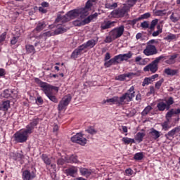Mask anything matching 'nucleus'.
<instances>
[{
  "label": "nucleus",
  "instance_id": "nucleus-27",
  "mask_svg": "<svg viewBox=\"0 0 180 180\" xmlns=\"http://www.w3.org/2000/svg\"><path fill=\"white\" fill-rule=\"evenodd\" d=\"M25 50L27 54H36V49H34V46L32 44H27L25 46Z\"/></svg>",
  "mask_w": 180,
  "mask_h": 180
},
{
  "label": "nucleus",
  "instance_id": "nucleus-19",
  "mask_svg": "<svg viewBox=\"0 0 180 180\" xmlns=\"http://www.w3.org/2000/svg\"><path fill=\"white\" fill-rule=\"evenodd\" d=\"M149 136L150 137V140H157L161 137V132L154 128H152L149 133Z\"/></svg>",
  "mask_w": 180,
  "mask_h": 180
},
{
  "label": "nucleus",
  "instance_id": "nucleus-1",
  "mask_svg": "<svg viewBox=\"0 0 180 180\" xmlns=\"http://www.w3.org/2000/svg\"><path fill=\"white\" fill-rule=\"evenodd\" d=\"M136 96V91H134V86H131L127 91L122 96H114L111 98L104 100V103H110V105H117V106H123L124 105H128L129 102L133 101V98Z\"/></svg>",
  "mask_w": 180,
  "mask_h": 180
},
{
  "label": "nucleus",
  "instance_id": "nucleus-48",
  "mask_svg": "<svg viewBox=\"0 0 180 180\" xmlns=\"http://www.w3.org/2000/svg\"><path fill=\"white\" fill-rule=\"evenodd\" d=\"M151 16V14L150 13H146L143 15H141L140 17L138 18V20H141L143 19H148Z\"/></svg>",
  "mask_w": 180,
  "mask_h": 180
},
{
  "label": "nucleus",
  "instance_id": "nucleus-31",
  "mask_svg": "<svg viewBox=\"0 0 180 180\" xmlns=\"http://www.w3.org/2000/svg\"><path fill=\"white\" fill-rule=\"evenodd\" d=\"M164 72L167 75H170L171 77H174V75H176V74H178V70H172L171 68H166L165 69Z\"/></svg>",
  "mask_w": 180,
  "mask_h": 180
},
{
  "label": "nucleus",
  "instance_id": "nucleus-46",
  "mask_svg": "<svg viewBox=\"0 0 180 180\" xmlns=\"http://www.w3.org/2000/svg\"><path fill=\"white\" fill-rule=\"evenodd\" d=\"M163 83H164V78H162L155 83V88H156V89H160Z\"/></svg>",
  "mask_w": 180,
  "mask_h": 180
},
{
  "label": "nucleus",
  "instance_id": "nucleus-55",
  "mask_svg": "<svg viewBox=\"0 0 180 180\" xmlns=\"http://www.w3.org/2000/svg\"><path fill=\"white\" fill-rule=\"evenodd\" d=\"M155 94V89L154 88L153 86H151L150 87V91L148 93V95H154Z\"/></svg>",
  "mask_w": 180,
  "mask_h": 180
},
{
  "label": "nucleus",
  "instance_id": "nucleus-24",
  "mask_svg": "<svg viewBox=\"0 0 180 180\" xmlns=\"http://www.w3.org/2000/svg\"><path fill=\"white\" fill-rule=\"evenodd\" d=\"M41 158L44 164L46 165V167H49V165H51V160H53L52 157H49L46 154H42Z\"/></svg>",
  "mask_w": 180,
  "mask_h": 180
},
{
  "label": "nucleus",
  "instance_id": "nucleus-23",
  "mask_svg": "<svg viewBox=\"0 0 180 180\" xmlns=\"http://www.w3.org/2000/svg\"><path fill=\"white\" fill-rule=\"evenodd\" d=\"M84 48L81 45L77 49H75L74 51L71 54L72 58H78V56H81L82 54V51H84Z\"/></svg>",
  "mask_w": 180,
  "mask_h": 180
},
{
  "label": "nucleus",
  "instance_id": "nucleus-18",
  "mask_svg": "<svg viewBox=\"0 0 180 180\" xmlns=\"http://www.w3.org/2000/svg\"><path fill=\"white\" fill-rule=\"evenodd\" d=\"M133 75H134V73L133 72L122 74L115 77V79L116 81H126V78L131 79V78H133Z\"/></svg>",
  "mask_w": 180,
  "mask_h": 180
},
{
  "label": "nucleus",
  "instance_id": "nucleus-39",
  "mask_svg": "<svg viewBox=\"0 0 180 180\" xmlns=\"http://www.w3.org/2000/svg\"><path fill=\"white\" fill-rule=\"evenodd\" d=\"M158 24V19H155V20H152L150 22V25L149 26L150 30H151V32H153V30H154V29H155V26H157Z\"/></svg>",
  "mask_w": 180,
  "mask_h": 180
},
{
  "label": "nucleus",
  "instance_id": "nucleus-35",
  "mask_svg": "<svg viewBox=\"0 0 180 180\" xmlns=\"http://www.w3.org/2000/svg\"><path fill=\"white\" fill-rule=\"evenodd\" d=\"M151 110H153V107H151L150 105H148L142 111L141 115L142 116H147V115H148V113H150V112H151Z\"/></svg>",
  "mask_w": 180,
  "mask_h": 180
},
{
  "label": "nucleus",
  "instance_id": "nucleus-56",
  "mask_svg": "<svg viewBox=\"0 0 180 180\" xmlns=\"http://www.w3.org/2000/svg\"><path fill=\"white\" fill-rule=\"evenodd\" d=\"M170 20H172V22H173L174 23H176V22H178V18L175 17V15H174V13H172L170 15Z\"/></svg>",
  "mask_w": 180,
  "mask_h": 180
},
{
  "label": "nucleus",
  "instance_id": "nucleus-43",
  "mask_svg": "<svg viewBox=\"0 0 180 180\" xmlns=\"http://www.w3.org/2000/svg\"><path fill=\"white\" fill-rule=\"evenodd\" d=\"M176 39V35L174 34H169L166 37H165V40L167 41H171V40H175Z\"/></svg>",
  "mask_w": 180,
  "mask_h": 180
},
{
  "label": "nucleus",
  "instance_id": "nucleus-64",
  "mask_svg": "<svg viewBox=\"0 0 180 180\" xmlns=\"http://www.w3.org/2000/svg\"><path fill=\"white\" fill-rule=\"evenodd\" d=\"M105 61H108V60H110V53H109L108 52H107L105 53Z\"/></svg>",
  "mask_w": 180,
  "mask_h": 180
},
{
  "label": "nucleus",
  "instance_id": "nucleus-28",
  "mask_svg": "<svg viewBox=\"0 0 180 180\" xmlns=\"http://www.w3.org/2000/svg\"><path fill=\"white\" fill-rule=\"evenodd\" d=\"M9 108H11V101H4L0 106L1 110H3L4 112H6Z\"/></svg>",
  "mask_w": 180,
  "mask_h": 180
},
{
  "label": "nucleus",
  "instance_id": "nucleus-54",
  "mask_svg": "<svg viewBox=\"0 0 180 180\" xmlns=\"http://www.w3.org/2000/svg\"><path fill=\"white\" fill-rule=\"evenodd\" d=\"M19 39V34L18 36L13 37L11 41V44H15L18 43V40Z\"/></svg>",
  "mask_w": 180,
  "mask_h": 180
},
{
  "label": "nucleus",
  "instance_id": "nucleus-45",
  "mask_svg": "<svg viewBox=\"0 0 180 180\" xmlns=\"http://www.w3.org/2000/svg\"><path fill=\"white\" fill-rule=\"evenodd\" d=\"M143 153H137L134 156V160H136V161H140L143 160Z\"/></svg>",
  "mask_w": 180,
  "mask_h": 180
},
{
  "label": "nucleus",
  "instance_id": "nucleus-37",
  "mask_svg": "<svg viewBox=\"0 0 180 180\" xmlns=\"http://www.w3.org/2000/svg\"><path fill=\"white\" fill-rule=\"evenodd\" d=\"M157 29L158 30L153 32L152 34V36H153V37H157V36L160 34V33H162V27H161V25H157Z\"/></svg>",
  "mask_w": 180,
  "mask_h": 180
},
{
  "label": "nucleus",
  "instance_id": "nucleus-49",
  "mask_svg": "<svg viewBox=\"0 0 180 180\" xmlns=\"http://www.w3.org/2000/svg\"><path fill=\"white\" fill-rule=\"evenodd\" d=\"M113 37L112 35L109 34V36H107L104 40L105 43H112L113 41Z\"/></svg>",
  "mask_w": 180,
  "mask_h": 180
},
{
  "label": "nucleus",
  "instance_id": "nucleus-57",
  "mask_svg": "<svg viewBox=\"0 0 180 180\" xmlns=\"http://www.w3.org/2000/svg\"><path fill=\"white\" fill-rule=\"evenodd\" d=\"M127 2L129 6H134V5H136V2H137V0H128Z\"/></svg>",
  "mask_w": 180,
  "mask_h": 180
},
{
  "label": "nucleus",
  "instance_id": "nucleus-6",
  "mask_svg": "<svg viewBox=\"0 0 180 180\" xmlns=\"http://www.w3.org/2000/svg\"><path fill=\"white\" fill-rule=\"evenodd\" d=\"M158 43L155 39H151L148 41L146 44V49L143 50V54L147 56H155L158 53L157 47H155V44Z\"/></svg>",
  "mask_w": 180,
  "mask_h": 180
},
{
  "label": "nucleus",
  "instance_id": "nucleus-2",
  "mask_svg": "<svg viewBox=\"0 0 180 180\" xmlns=\"http://www.w3.org/2000/svg\"><path fill=\"white\" fill-rule=\"evenodd\" d=\"M37 124H39V120L34 119L32 122L26 126L25 129H21L14 134V141H15V143H26L27 139H29V136L33 133L34 127H36Z\"/></svg>",
  "mask_w": 180,
  "mask_h": 180
},
{
  "label": "nucleus",
  "instance_id": "nucleus-61",
  "mask_svg": "<svg viewBox=\"0 0 180 180\" xmlns=\"http://www.w3.org/2000/svg\"><path fill=\"white\" fill-rule=\"evenodd\" d=\"M37 102L39 103V105H43V98L40 96L37 97Z\"/></svg>",
  "mask_w": 180,
  "mask_h": 180
},
{
  "label": "nucleus",
  "instance_id": "nucleus-25",
  "mask_svg": "<svg viewBox=\"0 0 180 180\" xmlns=\"http://www.w3.org/2000/svg\"><path fill=\"white\" fill-rule=\"evenodd\" d=\"M157 108L159 112H164V110H168V107L167 105V103L164 101H160L157 104Z\"/></svg>",
  "mask_w": 180,
  "mask_h": 180
},
{
  "label": "nucleus",
  "instance_id": "nucleus-32",
  "mask_svg": "<svg viewBox=\"0 0 180 180\" xmlns=\"http://www.w3.org/2000/svg\"><path fill=\"white\" fill-rule=\"evenodd\" d=\"M180 131V126L175 127L174 129L169 131L166 135V137H172L173 136H175V133H179Z\"/></svg>",
  "mask_w": 180,
  "mask_h": 180
},
{
  "label": "nucleus",
  "instance_id": "nucleus-47",
  "mask_svg": "<svg viewBox=\"0 0 180 180\" xmlns=\"http://www.w3.org/2000/svg\"><path fill=\"white\" fill-rule=\"evenodd\" d=\"M151 82H153L150 77H146L143 79V82H142V86H146V85H150V84H151Z\"/></svg>",
  "mask_w": 180,
  "mask_h": 180
},
{
  "label": "nucleus",
  "instance_id": "nucleus-9",
  "mask_svg": "<svg viewBox=\"0 0 180 180\" xmlns=\"http://www.w3.org/2000/svg\"><path fill=\"white\" fill-rule=\"evenodd\" d=\"M127 12H129L127 7H126V6H124L122 8H117L112 11L110 13V16L111 18H115L117 19H119L120 18H124V16L127 15Z\"/></svg>",
  "mask_w": 180,
  "mask_h": 180
},
{
  "label": "nucleus",
  "instance_id": "nucleus-5",
  "mask_svg": "<svg viewBox=\"0 0 180 180\" xmlns=\"http://www.w3.org/2000/svg\"><path fill=\"white\" fill-rule=\"evenodd\" d=\"M68 30V28L65 27L63 24H58L56 25V30L54 32L48 31L41 33L39 36V39H48V37H51V36H56V34H61V33H65Z\"/></svg>",
  "mask_w": 180,
  "mask_h": 180
},
{
  "label": "nucleus",
  "instance_id": "nucleus-20",
  "mask_svg": "<svg viewBox=\"0 0 180 180\" xmlns=\"http://www.w3.org/2000/svg\"><path fill=\"white\" fill-rule=\"evenodd\" d=\"M78 172V167L72 166L65 170V174L68 176H72L74 177L75 174H77Z\"/></svg>",
  "mask_w": 180,
  "mask_h": 180
},
{
  "label": "nucleus",
  "instance_id": "nucleus-36",
  "mask_svg": "<svg viewBox=\"0 0 180 180\" xmlns=\"http://www.w3.org/2000/svg\"><path fill=\"white\" fill-rule=\"evenodd\" d=\"M178 58V54H174L170 56V58L166 60L167 64H174L175 63V58Z\"/></svg>",
  "mask_w": 180,
  "mask_h": 180
},
{
  "label": "nucleus",
  "instance_id": "nucleus-7",
  "mask_svg": "<svg viewBox=\"0 0 180 180\" xmlns=\"http://www.w3.org/2000/svg\"><path fill=\"white\" fill-rule=\"evenodd\" d=\"M162 58H164V56H160L156 58L153 61L143 68V71L146 72H150L152 74H155V72L158 71V64H160V61H161Z\"/></svg>",
  "mask_w": 180,
  "mask_h": 180
},
{
  "label": "nucleus",
  "instance_id": "nucleus-60",
  "mask_svg": "<svg viewBox=\"0 0 180 180\" xmlns=\"http://www.w3.org/2000/svg\"><path fill=\"white\" fill-rule=\"evenodd\" d=\"M6 74V72L5 71V69L0 68V78H1V77H5Z\"/></svg>",
  "mask_w": 180,
  "mask_h": 180
},
{
  "label": "nucleus",
  "instance_id": "nucleus-21",
  "mask_svg": "<svg viewBox=\"0 0 180 180\" xmlns=\"http://www.w3.org/2000/svg\"><path fill=\"white\" fill-rule=\"evenodd\" d=\"M179 114H180L179 108H177L176 110L174 108H172L166 113V115H165L166 120H169V119H171V117H172L174 115H179Z\"/></svg>",
  "mask_w": 180,
  "mask_h": 180
},
{
  "label": "nucleus",
  "instance_id": "nucleus-62",
  "mask_svg": "<svg viewBox=\"0 0 180 180\" xmlns=\"http://www.w3.org/2000/svg\"><path fill=\"white\" fill-rule=\"evenodd\" d=\"M42 8H49V4L48 2L44 1L41 4Z\"/></svg>",
  "mask_w": 180,
  "mask_h": 180
},
{
  "label": "nucleus",
  "instance_id": "nucleus-52",
  "mask_svg": "<svg viewBox=\"0 0 180 180\" xmlns=\"http://www.w3.org/2000/svg\"><path fill=\"white\" fill-rule=\"evenodd\" d=\"M6 39V32H3L1 35H0V44L1 43H2L3 41H5V39Z\"/></svg>",
  "mask_w": 180,
  "mask_h": 180
},
{
  "label": "nucleus",
  "instance_id": "nucleus-63",
  "mask_svg": "<svg viewBox=\"0 0 180 180\" xmlns=\"http://www.w3.org/2000/svg\"><path fill=\"white\" fill-rule=\"evenodd\" d=\"M149 78H150L152 82H154V80L155 79V78H158V74H155L154 75H152Z\"/></svg>",
  "mask_w": 180,
  "mask_h": 180
},
{
  "label": "nucleus",
  "instance_id": "nucleus-58",
  "mask_svg": "<svg viewBox=\"0 0 180 180\" xmlns=\"http://www.w3.org/2000/svg\"><path fill=\"white\" fill-rule=\"evenodd\" d=\"M134 172L133 171V169H130V168L127 169L125 170V174H126L127 175H133Z\"/></svg>",
  "mask_w": 180,
  "mask_h": 180
},
{
  "label": "nucleus",
  "instance_id": "nucleus-15",
  "mask_svg": "<svg viewBox=\"0 0 180 180\" xmlns=\"http://www.w3.org/2000/svg\"><path fill=\"white\" fill-rule=\"evenodd\" d=\"M95 2L94 0H89L86 3V5L84 8H81L80 10H82V12L83 13L84 17L88 16L89 15V11H91V8H92V6L94 5L92 3Z\"/></svg>",
  "mask_w": 180,
  "mask_h": 180
},
{
  "label": "nucleus",
  "instance_id": "nucleus-38",
  "mask_svg": "<svg viewBox=\"0 0 180 180\" xmlns=\"http://www.w3.org/2000/svg\"><path fill=\"white\" fill-rule=\"evenodd\" d=\"M112 58L114 59L115 64H120V63H122L123 61V58L122 56V54L115 56Z\"/></svg>",
  "mask_w": 180,
  "mask_h": 180
},
{
  "label": "nucleus",
  "instance_id": "nucleus-40",
  "mask_svg": "<svg viewBox=\"0 0 180 180\" xmlns=\"http://www.w3.org/2000/svg\"><path fill=\"white\" fill-rule=\"evenodd\" d=\"M117 7V3H113L110 4V3H105V8L106 9H115Z\"/></svg>",
  "mask_w": 180,
  "mask_h": 180
},
{
  "label": "nucleus",
  "instance_id": "nucleus-26",
  "mask_svg": "<svg viewBox=\"0 0 180 180\" xmlns=\"http://www.w3.org/2000/svg\"><path fill=\"white\" fill-rule=\"evenodd\" d=\"M13 91H12V90H11V89H6V90H4L1 93V96L2 98H13Z\"/></svg>",
  "mask_w": 180,
  "mask_h": 180
},
{
  "label": "nucleus",
  "instance_id": "nucleus-44",
  "mask_svg": "<svg viewBox=\"0 0 180 180\" xmlns=\"http://www.w3.org/2000/svg\"><path fill=\"white\" fill-rule=\"evenodd\" d=\"M166 105L167 106V110H169V108H171V105H174V98L169 97L166 101Z\"/></svg>",
  "mask_w": 180,
  "mask_h": 180
},
{
  "label": "nucleus",
  "instance_id": "nucleus-11",
  "mask_svg": "<svg viewBox=\"0 0 180 180\" xmlns=\"http://www.w3.org/2000/svg\"><path fill=\"white\" fill-rule=\"evenodd\" d=\"M71 99H72V97L71 96V94H68L63 97L62 100L59 102L58 109V110H64L70 105V102H71Z\"/></svg>",
  "mask_w": 180,
  "mask_h": 180
},
{
  "label": "nucleus",
  "instance_id": "nucleus-59",
  "mask_svg": "<svg viewBox=\"0 0 180 180\" xmlns=\"http://www.w3.org/2000/svg\"><path fill=\"white\" fill-rule=\"evenodd\" d=\"M39 11L41 13H47V9L44 8V7L42 6L39 7Z\"/></svg>",
  "mask_w": 180,
  "mask_h": 180
},
{
  "label": "nucleus",
  "instance_id": "nucleus-14",
  "mask_svg": "<svg viewBox=\"0 0 180 180\" xmlns=\"http://www.w3.org/2000/svg\"><path fill=\"white\" fill-rule=\"evenodd\" d=\"M36 177V172L30 170H24L22 174V180H32Z\"/></svg>",
  "mask_w": 180,
  "mask_h": 180
},
{
  "label": "nucleus",
  "instance_id": "nucleus-10",
  "mask_svg": "<svg viewBox=\"0 0 180 180\" xmlns=\"http://www.w3.org/2000/svg\"><path fill=\"white\" fill-rule=\"evenodd\" d=\"M123 33H124V25H120L112 29L109 32V34L112 37L113 40H116V39L122 37Z\"/></svg>",
  "mask_w": 180,
  "mask_h": 180
},
{
  "label": "nucleus",
  "instance_id": "nucleus-33",
  "mask_svg": "<svg viewBox=\"0 0 180 180\" xmlns=\"http://www.w3.org/2000/svg\"><path fill=\"white\" fill-rule=\"evenodd\" d=\"M122 142L124 143V144L129 145V144H133V143H136V140H134V139H131V138L123 137Z\"/></svg>",
  "mask_w": 180,
  "mask_h": 180
},
{
  "label": "nucleus",
  "instance_id": "nucleus-50",
  "mask_svg": "<svg viewBox=\"0 0 180 180\" xmlns=\"http://www.w3.org/2000/svg\"><path fill=\"white\" fill-rule=\"evenodd\" d=\"M141 26L143 27V29H148V27H150V24H148V21H144L141 23Z\"/></svg>",
  "mask_w": 180,
  "mask_h": 180
},
{
  "label": "nucleus",
  "instance_id": "nucleus-51",
  "mask_svg": "<svg viewBox=\"0 0 180 180\" xmlns=\"http://www.w3.org/2000/svg\"><path fill=\"white\" fill-rule=\"evenodd\" d=\"M86 131H88L89 134H96V130H95L92 127H89L86 129Z\"/></svg>",
  "mask_w": 180,
  "mask_h": 180
},
{
  "label": "nucleus",
  "instance_id": "nucleus-53",
  "mask_svg": "<svg viewBox=\"0 0 180 180\" xmlns=\"http://www.w3.org/2000/svg\"><path fill=\"white\" fill-rule=\"evenodd\" d=\"M65 162H67V159L65 160L63 158H60L58 160L57 164H58V165H64V164H65Z\"/></svg>",
  "mask_w": 180,
  "mask_h": 180
},
{
  "label": "nucleus",
  "instance_id": "nucleus-30",
  "mask_svg": "<svg viewBox=\"0 0 180 180\" xmlns=\"http://www.w3.org/2000/svg\"><path fill=\"white\" fill-rule=\"evenodd\" d=\"M144 137H146V133L138 132L135 135L134 139H135L136 141H138V143H141V141H143V139H144Z\"/></svg>",
  "mask_w": 180,
  "mask_h": 180
},
{
  "label": "nucleus",
  "instance_id": "nucleus-42",
  "mask_svg": "<svg viewBox=\"0 0 180 180\" xmlns=\"http://www.w3.org/2000/svg\"><path fill=\"white\" fill-rule=\"evenodd\" d=\"M133 53L131 52H129L128 53L122 54V61H127L129 58H131Z\"/></svg>",
  "mask_w": 180,
  "mask_h": 180
},
{
  "label": "nucleus",
  "instance_id": "nucleus-17",
  "mask_svg": "<svg viewBox=\"0 0 180 180\" xmlns=\"http://www.w3.org/2000/svg\"><path fill=\"white\" fill-rule=\"evenodd\" d=\"M98 43V41L95 39H90L87 41L86 43L83 44L82 45V47L85 50V49H94L95 46H96V44Z\"/></svg>",
  "mask_w": 180,
  "mask_h": 180
},
{
  "label": "nucleus",
  "instance_id": "nucleus-34",
  "mask_svg": "<svg viewBox=\"0 0 180 180\" xmlns=\"http://www.w3.org/2000/svg\"><path fill=\"white\" fill-rule=\"evenodd\" d=\"M161 126L162 128V130H165V131H167L168 129L171 128L169 126V120H167L164 122L161 123Z\"/></svg>",
  "mask_w": 180,
  "mask_h": 180
},
{
  "label": "nucleus",
  "instance_id": "nucleus-12",
  "mask_svg": "<svg viewBox=\"0 0 180 180\" xmlns=\"http://www.w3.org/2000/svg\"><path fill=\"white\" fill-rule=\"evenodd\" d=\"M71 141L72 143H77V144H80V146H85L86 144V138L82 136V134L77 133L75 136L71 137Z\"/></svg>",
  "mask_w": 180,
  "mask_h": 180
},
{
  "label": "nucleus",
  "instance_id": "nucleus-8",
  "mask_svg": "<svg viewBox=\"0 0 180 180\" xmlns=\"http://www.w3.org/2000/svg\"><path fill=\"white\" fill-rule=\"evenodd\" d=\"M96 18H98V13L90 15L82 20H76L73 21V25L74 26H85V25H88V23H90L94 19H96Z\"/></svg>",
  "mask_w": 180,
  "mask_h": 180
},
{
  "label": "nucleus",
  "instance_id": "nucleus-29",
  "mask_svg": "<svg viewBox=\"0 0 180 180\" xmlns=\"http://www.w3.org/2000/svg\"><path fill=\"white\" fill-rule=\"evenodd\" d=\"M66 162L68 164H78L79 161H78L77 156L72 155L69 158H66Z\"/></svg>",
  "mask_w": 180,
  "mask_h": 180
},
{
  "label": "nucleus",
  "instance_id": "nucleus-41",
  "mask_svg": "<svg viewBox=\"0 0 180 180\" xmlns=\"http://www.w3.org/2000/svg\"><path fill=\"white\" fill-rule=\"evenodd\" d=\"M113 64H116V62H115V59L111 58L108 61L105 62L104 65L106 68H109L111 65H113Z\"/></svg>",
  "mask_w": 180,
  "mask_h": 180
},
{
  "label": "nucleus",
  "instance_id": "nucleus-22",
  "mask_svg": "<svg viewBox=\"0 0 180 180\" xmlns=\"http://www.w3.org/2000/svg\"><path fill=\"white\" fill-rule=\"evenodd\" d=\"M79 172L82 176H85V178H89L92 175V169L81 167L79 169Z\"/></svg>",
  "mask_w": 180,
  "mask_h": 180
},
{
  "label": "nucleus",
  "instance_id": "nucleus-16",
  "mask_svg": "<svg viewBox=\"0 0 180 180\" xmlns=\"http://www.w3.org/2000/svg\"><path fill=\"white\" fill-rule=\"evenodd\" d=\"M46 28V22H39L36 28L33 30L32 33L34 34V37H37V34L44 29Z\"/></svg>",
  "mask_w": 180,
  "mask_h": 180
},
{
  "label": "nucleus",
  "instance_id": "nucleus-3",
  "mask_svg": "<svg viewBox=\"0 0 180 180\" xmlns=\"http://www.w3.org/2000/svg\"><path fill=\"white\" fill-rule=\"evenodd\" d=\"M78 16H80L82 19H84V18H85V15H84V13H82L81 8L72 10L65 15L58 14L56 19V23H66V22H70V20H71L72 19H75V18H78Z\"/></svg>",
  "mask_w": 180,
  "mask_h": 180
},
{
  "label": "nucleus",
  "instance_id": "nucleus-13",
  "mask_svg": "<svg viewBox=\"0 0 180 180\" xmlns=\"http://www.w3.org/2000/svg\"><path fill=\"white\" fill-rule=\"evenodd\" d=\"M117 23L116 21H104L101 22V25L100 26L101 32V33H103V30H106L107 29H110L111 27H115V24Z\"/></svg>",
  "mask_w": 180,
  "mask_h": 180
},
{
  "label": "nucleus",
  "instance_id": "nucleus-4",
  "mask_svg": "<svg viewBox=\"0 0 180 180\" xmlns=\"http://www.w3.org/2000/svg\"><path fill=\"white\" fill-rule=\"evenodd\" d=\"M39 86L42 89L43 92L51 102H53L54 103H57L58 102V99L56 96V94L53 93V91L58 92L60 89L58 86H53L44 82H40Z\"/></svg>",
  "mask_w": 180,
  "mask_h": 180
}]
</instances>
